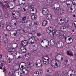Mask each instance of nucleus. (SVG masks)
Masks as SVG:
<instances>
[{
  "label": "nucleus",
  "instance_id": "nucleus-1",
  "mask_svg": "<svg viewBox=\"0 0 76 76\" xmlns=\"http://www.w3.org/2000/svg\"><path fill=\"white\" fill-rule=\"evenodd\" d=\"M6 2H4L3 3V5L4 7L3 8V10L4 11H6L7 10V8L9 7L10 9H13V1H10L9 2L8 4H9V5H7V4H6Z\"/></svg>",
  "mask_w": 76,
  "mask_h": 76
},
{
  "label": "nucleus",
  "instance_id": "nucleus-2",
  "mask_svg": "<svg viewBox=\"0 0 76 76\" xmlns=\"http://www.w3.org/2000/svg\"><path fill=\"white\" fill-rule=\"evenodd\" d=\"M51 65L54 68H56V67H60L61 63L60 62L57 60H56L55 59H53L50 61Z\"/></svg>",
  "mask_w": 76,
  "mask_h": 76
},
{
  "label": "nucleus",
  "instance_id": "nucleus-3",
  "mask_svg": "<svg viewBox=\"0 0 76 76\" xmlns=\"http://www.w3.org/2000/svg\"><path fill=\"white\" fill-rule=\"evenodd\" d=\"M21 67L22 69H21L22 73L24 74V75H28V73L29 71V67H27L26 69H25L26 67V64L25 63H23V65L21 66Z\"/></svg>",
  "mask_w": 76,
  "mask_h": 76
},
{
  "label": "nucleus",
  "instance_id": "nucleus-4",
  "mask_svg": "<svg viewBox=\"0 0 76 76\" xmlns=\"http://www.w3.org/2000/svg\"><path fill=\"white\" fill-rule=\"evenodd\" d=\"M53 30V28L51 27H49L47 29L46 31L48 33L50 32V37L51 38H53L54 35V34L57 31L56 30H53Z\"/></svg>",
  "mask_w": 76,
  "mask_h": 76
},
{
  "label": "nucleus",
  "instance_id": "nucleus-5",
  "mask_svg": "<svg viewBox=\"0 0 76 76\" xmlns=\"http://www.w3.org/2000/svg\"><path fill=\"white\" fill-rule=\"evenodd\" d=\"M64 39H65L66 42L68 44H70L73 42V39L70 37L64 38Z\"/></svg>",
  "mask_w": 76,
  "mask_h": 76
},
{
  "label": "nucleus",
  "instance_id": "nucleus-6",
  "mask_svg": "<svg viewBox=\"0 0 76 76\" xmlns=\"http://www.w3.org/2000/svg\"><path fill=\"white\" fill-rule=\"evenodd\" d=\"M43 64L47 65L49 64V59H46V57L44 56L43 58Z\"/></svg>",
  "mask_w": 76,
  "mask_h": 76
},
{
  "label": "nucleus",
  "instance_id": "nucleus-7",
  "mask_svg": "<svg viewBox=\"0 0 76 76\" xmlns=\"http://www.w3.org/2000/svg\"><path fill=\"white\" fill-rule=\"evenodd\" d=\"M15 12H12V16L13 18H19L20 17V13L18 12H16L15 13Z\"/></svg>",
  "mask_w": 76,
  "mask_h": 76
},
{
  "label": "nucleus",
  "instance_id": "nucleus-8",
  "mask_svg": "<svg viewBox=\"0 0 76 76\" xmlns=\"http://www.w3.org/2000/svg\"><path fill=\"white\" fill-rule=\"evenodd\" d=\"M18 23L17 20L16 19H13L12 20L11 22V25L12 26H15Z\"/></svg>",
  "mask_w": 76,
  "mask_h": 76
},
{
  "label": "nucleus",
  "instance_id": "nucleus-9",
  "mask_svg": "<svg viewBox=\"0 0 76 76\" xmlns=\"http://www.w3.org/2000/svg\"><path fill=\"white\" fill-rule=\"evenodd\" d=\"M57 46L58 48H61L64 46V43L62 41L57 42Z\"/></svg>",
  "mask_w": 76,
  "mask_h": 76
},
{
  "label": "nucleus",
  "instance_id": "nucleus-10",
  "mask_svg": "<svg viewBox=\"0 0 76 76\" xmlns=\"http://www.w3.org/2000/svg\"><path fill=\"white\" fill-rule=\"evenodd\" d=\"M9 46H8V48H10V47H13V48H16L18 47V44L17 43H13V44H12V43H10Z\"/></svg>",
  "mask_w": 76,
  "mask_h": 76
},
{
  "label": "nucleus",
  "instance_id": "nucleus-11",
  "mask_svg": "<svg viewBox=\"0 0 76 76\" xmlns=\"http://www.w3.org/2000/svg\"><path fill=\"white\" fill-rule=\"evenodd\" d=\"M42 63V61L41 60H37L36 61V65L37 66H39V67H40V66H42V65L41 64Z\"/></svg>",
  "mask_w": 76,
  "mask_h": 76
},
{
  "label": "nucleus",
  "instance_id": "nucleus-12",
  "mask_svg": "<svg viewBox=\"0 0 76 76\" xmlns=\"http://www.w3.org/2000/svg\"><path fill=\"white\" fill-rule=\"evenodd\" d=\"M28 41L30 42V44H33L36 42V39L34 38L31 37L28 39Z\"/></svg>",
  "mask_w": 76,
  "mask_h": 76
},
{
  "label": "nucleus",
  "instance_id": "nucleus-13",
  "mask_svg": "<svg viewBox=\"0 0 76 76\" xmlns=\"http://www.w3.org/2000/svg\"><path fill=\"white\" fill-rule=\"evenodd\" d=\"M48 9L46 8L43 9L42 10V13L43 15H47L48 13Z\"/></svg>",
  "mask_w": 76,
  "mask_h": 76
},
{
  "label": "nucleus",
  "instance_id": "nucleus-14",
  "mask_svg": "<svg viewBox=\"0 0 76 76\" xmlns=\"http://www.w3.org/2000/svg\"><path fill=\"white\" fill-rule=\"evenodd\" d=\"M25 0H18V4L20 5H24L25 4Z\"/></svg>",
  "mask_w": 76,
  "mask_h": 76
},
{
  "label": "nucleus",
  "instance_id": "nucleus-15",
  "mask_svg": "<svg viewBox=\"0 0 76 76\" xmlns=\"http://www.w3.org/2000/svg\"><path fill=\"white\" fill-rule=\"evenodd\" d=\"M46 18L47 20H51L52 19V15L51 14H48L46 17Z\"/></svg>",
  "mask_w": 76,
  "mask_h": 76
},
{
  "label": "nucleus",
  "instance_id": "nucleus-16",
  "mask_svg": "<svg viewBox=\"0 0 76 76\" xmlns=\"http://www.w3.org/2000/svg\"><path fill=\"white\" fill-rule=\"evenodd\" d=\"M28 41L26 40L22 42L21 45V46H26L28 45Z\"/></svg>",
  "mask_w": 76,
  "mask_h": 76
},
{
  "label": "nucleus",
  "instance_id": "nucleus-17",
  "mask_svg": "<svg viewBox=\"0 0 76 76\" xmlns=\"http://www.w3.org/2000/svg\"><path fill=\"white\" fill-rule=\"evenodd\" d=\"M61 30L62 32H65L66 31L67 29L66 27L65 26H62L61 28Z\"/></svg>",
  "mask_w": 76,
  "mask_h": 76
},
{
  "label": "nucleus",
  "instance_id": "nucleus-18",
  "mask_svg": "<svg viewBox=\"0 0 76 76\" xmlns=\"http://www.w3.org/2000/svg\"><path fill=\"white\" fill-rule=\"evenodd\" d=\"M3 40V42H4V43L5 44H7V43H8L9 42V39L6 37L4 38Z\"/></svg>",
  "mask_w": 76,
  "mask_h": 76
},
{
  "label": "nucleus",
  "instance_id": "nucleus-19",
  "mask_svg": "<svg viewBox=\"0 0 76 76\" xmlns=\"http://www.w3.org/2000/svg\"><path fill=\"white\" fill-rule=\"evenodd\" d=\"M48 23V22H47V20H44L43 21L42 23V25L43 26H45L46 25H47V23Z\"/></svg>",
  "mask_w": 76,
  "mask_h": 76
},
{
  "label": "nucleus",
  "instance_id": "nucleus-20",
  "mask_svg": "<svg viewBox=\"0 0 76 76\" xmlns=\"http://www.w3.org/2000/svg\"><path fill=\"white\" fill-rule=\"evenodd\" d=\"M37 18V15H32L31 16V19L33 20H35Z\"/></svg>",
  "mask_w": 76,
  "mask_h": 76
},
{
  "label": "nucleus",
  "instance_id": "nucleus-21",
  "mask_svg": "<svg viewBox=\"0 0 76 76\" xmlns=\"http://www.w3.org/2000/svg\"><path fill=\"white\" fill-rule=\"evenodd\" d=\"M68 11L71 12V13H73L75 11V9H73L72 8H69L68 9Z\"/></svg>",
  "mask_w": 76,
  "mask_h": 76
},
{
  "label": "nucleus",
  "instance_id": "nucleus-22",
  "mask_svg": "<svg viewBox=\"0 0 76 76\" xmlns=\"http://www.w3.org/2000/svg\"><path fill=\"white\" fill-rule=\"evenodd\" d=\"M66 54L68 56H73V53H72V52H71V51H67L66 52Z\"/></svg>",
  "mask_w": 76,
  "mask_h": 76
},
{
  "label": "nucleus",
  "instance_id": "nucleus-23",
  "mask_svg": "<svg viewBox=\"0 0 76 76\" xmlns=\"http://www.w3.org/2000/svg\"><path fill=\"white\" fill-rule=\"evenodd\" d=\"M50 43L51 45H54L55 44L54 40L51 39L50 42Z\"/></svg>",
  "mask_w": 76,
  "mask_h": 76
},
{
  "label": "nucleus",
  "instance_id": "nucleus-24",
  "mask_svg": "<svg viewBox=\"0 0 76 76\" xmlns=\"http://www.w3.org/2000/svg\"><path fill=\"white\" fill-rule=\"evenodd\" d=\"M64 35H62L61 33L60 34H59L60 35L59 36V38L60 39H63V37H64Z\"/></svg>",
  "mask_w": 76,
  "mask_h": 76
},
{
  "label": "nucleus",
  "instance_id": "nucleus-25",
  "mask_svg": "<svg viewBox=\"0 0 76 76\" xmlns=\"http://www.w3.org/2000/svg\"><path fill=\"white\" fill-rule=\"evenodd\" d=\"M21 10L22 12H27L28 11V8L25 9V8H21Z\"/></svg>",
  "mask_w": 76,
  "mask_h": 76
},
{
  "label": "nucleus",
  "instance_id": "nucleus-26",
  "mask_svg": "<svg viewBox=\"0 0 76 76\" xmlns=\"http://www.w3.org/2000/svg\"><path fill=\"white\" fill-rule=\"evenodd\" d=\"M26 57L27 60H29L31 57V54H27L26 55Z\"/></svg>",
  "mask_w": 76,
  "mask_h": 76
},
{
  "label": "nucleus",
  "instance_id": "nucleus-27",
  "mask_svg": "<svg viewBox=\"0 0 76 76\" xmlns=\"http://www.w3.org/2000/svg\"><path fill=\"white\" fill-rule=\"evenodd\" d=\"M34 76H39V72L37 71H35L34 74Z\"/></svg>",
  "mask_w": 76,
  "mask_h": 76
},
{
  "label": "nucleus",
  "instance_id": "nucleus-28",
  "mask_svg": "<svg viewBox=\"0 0 76 76\" xmlns=\"http://www.w3.org/2000/svg\"><path fill=\"white\" fill-rule=\"evenodd\" d=\"M12 29V27L10 25H8L7 27V31H10Z\"/></svg>",
  "mask_w": 76,
  "mask_h": 76
},
{
  "label": "nucleus",
  "instance_id": "nucleus-29",
  "mask_svg": "<svg viewBox=\"0 0 76 76\" xmlns=\"http://www.w3.org/2000/svg\"><path fill=\"white\" fill-rule=\"evenodd\" d=\"M4 26V25L3 23H0V28H1V29H2V28H3Z\"/></svg>",
  "mask_w": 76,
  "mask_h": 76
},
{
  "label": "nucleus",
  "instance_id": "nucleus-30",
  "mask_svg": "<svg viewBox=\"0 0 76 76\" xmlns=\"http://www.w3.org/2000/svg\"><path fill=\"white\" fill-rule=\"evenodd\" d=\"M12 32L13 33V35L14 36H17V34L16 33V31L13 30L12 31Z\"/></svg>",
  "mask_w": 76,
  "mask_h": 76
},
{
  "label": "nucleus",
  "instance_id": "nucleus-31",
  "mask_svg": "<svg viewBox=\"0 0 76 76\" xmlns=\"http://www.w3.org/2000/svg\"><path fill=\"white\" fill-rule=\"evenodd\" d=\"M4 17L5 18H8L9 17V13L7 12L4 15Z\"/></svg>",
  "mask_w": 76,
  "mask_h": 76
},
{
  "label": "nucleus",
  "instance_id": "nucleus-32",
  "mask_svg": "<svg viewBox=\"0 0 76 76\" xmlns=\"http://www.w3.org/2000/svg\"><path fill=\"white\" fill-rule=\"evenodd\" d=\"M31 11H32L33 12H35V13H36L37 11V9L35 8H34L32 9H31Z\"/></svg>",
  "mask_w": 76,
  "mask_h": 76
},
{
  "label": "nucleus",
  "instance_id": "nucleus-33",
  "mask_svg": "<svg viewBox=\"0 0 76 76\" xmlns=\"http://www.w3.org/2000/svg\"><path fill=\"white\" fill-rule=\"evenodd\" d=\"M60 11L61 12L59 13V14H60V15H61V14L63 13H64V10H63V9L61 8V9L60 10Z\"/></svg>",
  "mask_w": 76,
  "mask_h": 76
},
{
  "label": "nucleus",
  "instance_id": "nucleus-34",
  "mask_svg": "<svg viewBox=\"0 0 76 76\" xmlns=\"http://www.w3.org/2000/svg\"><path fill=\"white\" fill-rule=\"evenodd\" d=\"M55 33L56 35H60L61 34L60 31H57V30Z\"/></svg>",
  "mask_w": 76,
  "mask_h": 76
},
{
  "label": "nucleus",
  "instance_id": "nucleus-35",
  "mask_svg": "<svg viewBox=\"0 0 76 76\" xmlns=\"http://www.w3.org/2000/svg\"><path fill=\"white\" fill-rule=\"evenodd\" d=\"M39 23L37 21H35L34 22V24L35 25H38Z\"/></svg>",
  "mask_w": 76,
  "mask_h": 76
},
{
  "label": "nucleus",
  "instance_id": "nucleus-36",
  "mask_svg": "<svg viewBox=\"0 0 76 76\" xmlns=\"http://www.w3.org/2000/svg\"><path fill=\"white\" fill-rule=\"evenodd\" d=\"M64 20L66 21L67 22H68L69 21V18L68 17H65L64 18Z\"/></svg>",
  "mask_w": 76,
  "mask_h": 76
},
{
  "label": "nucleus",
  "instance_id": "nucleus-37",
  "mask_svg": "<svg viewBox=\"0 0 76 76\" xmlns=\"http://www.w3.org/2000/svg\"><path fill=\"white\" fill-rule=\"evenodd\" d=\"M52 72H53V70H52V69L50 68H49L48 69V70H47L48 72H49V73H51Z\"/></svg>",
  "mask_w": 76,
  "mask_h": 76
},
{
  "label": "nucleus",
  "instance_id": "nucleus-38",
  "mask_svg": "<svg viewBox=\"0 0 76 76\" xmlns=\"http://www.w3.org/2000/svg\"><path fill=\"white\" fill-rule=\"evenodd\" d=\"M32 63L33 64H34V62H32V61H28V65L29 66H30V65L31 64V63H32Z\"/></svg>",
  "mask_w": 76,
  "mask_h": 76
},
{
  "label": "nucleus",
  "instance_id": "nucleus-39",
  "mask_svg": "<svg viewBox=\"0 0 76 76\" xmlns=\"http://www.w3.org/2000/svg\"><path fill=\"white\" fill-rule=\"evenodd\" d=\"M6 63V62L4 61H2L1 63V67L3 66V65H4Z\"/></svg>",
  "mask_w": 76,
  "mask_h": 76
},
{
  "label": "nucleus",
  "instance_id": "nucleus-40",
  "mask_svg": "<svg viewBox=\"0 0 76 76\" xmlns=\"http://www.w3.org/2000/svg\"><path fill=\"white\" fill-rule=\"evenodd\" d=\"M20 30H19L16 31V33H17V35H19L20 34Z\"/></svg>",
  "mask_w": 76,
  "mask_h": 76
},
{
  "label": "nucleus",
  "instance_id": "nucleus-41",
  "mask_svg": "<svg viewBox=\"0 0 76 76\" xmlns=\"http://www.w3.org/2000/svg\"><path fill=\"white\" fill-rule=\"evenodd\" d=\"M20 51V50L19 48H18L16 49V52H17V53H19Z\"/></svg>",
  "mask_w": 76,
  "mask_h": 76
},
{
  "label": "nucleus",
  "instance_id": "nucleus-42",
  "mask_svg": "<svg viewBox=\"0 0 76 76\" xmlns=\"http://www.w3.org/2000/svg\"><path fill=\"white\" fill-rule=\"evenodd\" d=\"M21 46L20 47V49L21 50V51L22 50H24V49L26 48L25 47V46Z\"/></svg>",
  "mask_w": 76,
  "mask_h": 76
},
{
  "label": "nucleus",
  "instance_id": "nucleus-43",
  "mask_svg": "<svg viewBox=\"0 0 76 76\" xmlns=\"http://www.w3.org/2000/svg\"><path fill=\"white\" fill-rule=\"evenodd\" d=\"M21 51L22 53H26V48H25V49L22 50Z\"/></svg>",
  "mask_w": 76,
  "mask_h": 76
},
{
  "label": "nucleus",
  "instance_id": "nucleus-44",
  "mask_svg": "<svg viewBox=\"0 0 76 76\" xmlns=\"http://www.w3.org/2000/svg\"><path fill=\"white\" fill-rule=\"evenodd\" d=\"M6 32H7L6 31H4V34L5 37H8L9 35L6 34Z\"/></svg>",
  "mask_w": 76,
  "mask_h": 76
},
{
  "label": "nucleus",
  "instance_id": "nucleus-45",
  "mask_svg": "<svg viewBox=\"0 0 76 76\" xmlns=\"http://www.w3.org/2000/svg\"><path fill=\"white\" fill-rule=\"evenodd\" d=\"M76 0H73L72 1V4L73 5H76Z\"/></svg>",
  "mask_w": 76,
  "mask_h": 76
},
{
  "label": "nucleus",
  "instance_id": "nucleus-46",
  "mask_svg": "<svg viewBox=\"0 0 76 76\" xmlns=\"http://www.w3.org/2000/svg\"><path fill=\"white\" fill-rule=\"evenodd\" d=\"M44 40H42L41 42V45L42 46V47H44L42 46V45H43V44H44Z\"/></svg>",
  "mask_w": 76,
  "mask_h": 76
},
{
  "label": "nucleus",
  "instance_id": "nucleus-47",
  "mask_svg": "<svg viewBox=\"0 0 76 76\" xmlns=\"http://www.w3.org/2000/svg\"><path fill=\"white\" fill-rule=\"evenodd\" d=\"M76 25V21L74 23H72V26H75Z\"/></svg>",
  "mask_w": 76,
  "mask_h": 76
},
{
  "label": "nucleus",
  "instance_id": "nucleus-48",
  "mask_svg": "<svg viewBox=\"0 0 76 76\" xmlns=\"http://www.w3.org/2000/svg\"><path fill=\"white\" fill-rule=\"evenodd\" d=\"M60 1L62 3H64V2L67 1V0H60Z\"/></svg>",
  "mask_w": 76,
  "mask_h": 76
},
{
  "label": "nucleus",
  "instance_id": "nucleus-49",
  "mask_svg": "<svg viewBox=\"0 0 76 76\" xmlns=\"http://www.w3.org/2000/svg\"><path fill=\"white\" fill-rule=\"evenodd\" d=\"M26 16H24L22 18V20H26Z\"/></svg>",
  "mask_w": 76,
  "mask_h": 76
},
{
  "label": "nucleus",
  "instance_id": "nucleus-50",
  "mask_svg": "<svg viewBox=\"0 0 76 76\" xmlns=\"http://www.w3.org/2000/svg\"><path fill=\"white\" fill-rule=\"evenodd\" d=\"M60 21L61 22L62 24L64 23V20H62V19H60Z\"/></svg>",
  "mask_w": 76,
  "mask_h": 76
},
{
  "label": "nucleus",
  "instance_id": "nucleus-51",
  "mask_svg": "<svg viewBox=\"0 0 76 76\" xmlns=\"http://www.w3.org/2000/svg\"><path fill=\"white\" fill-rule=\"evenodd\" d=\"M37 35L38 36V37H39V36H41V33H37Z\"/></svg>",
  "mask_w": 76,
  "mask_h": 76
},
{
  "label": "nucleus",
  "instance_id": "nucleus-52",
  "mask_svg": "<svg viewBox=\"0 0 76 76\" xmlns=\"http://www.w3.org/2000/svg\"><path fill=\"white\" fill-rule=\"evenodd\" d=\"M8 52H12V49H8Z\"/></svg>",
  "mask_w": 76,
  "mask_h": 76
},
{
  "label": "nucleus",
  "instance_id": "nucleus-53",
  "mask_svg": "<svg viewBox=\"0 0 76 76\" xmlns=\"http://www.w3.org/2000/svg\"><path fill=\"white\" fill-rule=\"evenodd\" d=\"M3 72L5 73H6L7 72L5 68H3Z\"/></svg>",
  "mask_w": 76,
  "mask_h": 76
},
{
  "label": "nucleus",
  "instance_id": "nucleus-54",
  "mask_svg": "<svg viewBox=\"0 0 76 76\" xmlns=\"http://www.w3.org/2000/svg\"><path fill=\"white\" fill-rule=\"evenodd\" d=\"M11 49L12 51V52H14V51H16V49L15 48H12Z\"/></svg>",
  "mask_w": 76,
  "mask_h": 76
},
{
  "label": "nucleus",
  "instance_id": "nucleus-55",
  "mask_svg": "<svg viewBox=\"0 0 76 76\" xmlns=\"http://www.w3.org/2000/svg\"><path fill=\"white\" fill-rule=\"evenodd\" d=\"M74 75L73 74H68V76H73Z\"/></svg>",
  "mask_w": 76,
  "mask_h": 76
},
{
  "label": "nucleus",
  "instance_id": "nucleus-56",
  "mask_svg": "<svg viewBox=\"0 0 76 76\" xmlns=\"http://www.w3.org/2000/svg\"><path fill=\"white\" fill-rule=\"evenodd\" d=\"M54 9H55V10H59V7H57L56 8L54 7Z\"/></svg>",
  "mask_w": 76,
  "mask_h": 76
},
{
  "label": "nucleus",
  "instance_id": "nucleus-57",
  "mask_svg": "<svg viewBox=\"0 0 76 76\" xmlns=\"http://www.w3.org/2000/svg\"><path fill=\"white\" fill-rule=\"evenodd\" d=\"M68 62H69V63H72V60H71L69 58L68 59Z\"/></svg>",
  "mask_w": 76,
  "mask_h": 76
},
{
  "label": "nucleus",
  "instance_id": "nucleus-58",
  "mask_svg": "<svg viewBox=\"0 0 76 76\" xmlns=\"http://www.w3.org/2000/svg\"><path fill=\"white\" fill-rule=\"evenodd\" d=\"M2 17H0V23L2 21Z\"/></svg>",
  "mask_w": 76,
  "mask_h": 76
},
{
  "label": "nucleus",
  "instance_id": "nucleus-59",
  "mask_svg": "<svg viewBox=\"0 0 76 76\" xmlns=\"http://www.w3.org/2000/svg\"><path fill=\"white\" fill-rule=\"evenodd\" d=\"M60 57H61V59L62 60H63V56L62 55H60Z\"/></svg>",
  "mask_w": 76,
  "mask_h": 76
},
{
  "label": "nucleus",
  "instance_id": "nucleus-60",
  "mask_svg": "<svg viewBox=\"0 0 76 76\" xmlns=\"http://www.w3.org/2000/svg\"><path fill=\"white\" fill-rule=\"evenodd\" d=\"M15 57H16V58L17 59L18 58H20V56H18V57H17L16 56H15Z\"/></svg>",
  "mask_w": 76,
  "mask_h": 76
},
{
  "label": "nucleus",
  "instance_id": "nucleus-61",
  "mask_svg": "<svg viewBox=\"0 0 76 76\" xmlns=\"http://www.w3.org/2000/svg\"><path fill=\"white\" fill-rule=\"evenodd\" d=\"M57 26V24L56 23H54V24H53V26H55V27H56V26Z\"/></svg>",
  "mask_w": 76,
  "mask_h": 76
},
{
  "label": "nucleus",
  "instance_id": "nucleus-62",
  "mask_svg": "<svg viewBox=\"0 0 76 76\" xmlns=\"http://www.w3.org/2000/svg\"><path fill=\"white\" fill-rule=\"evenodd\" d=\"M67 62H68V60H66L64 62V64L66 62V63H67Z\"/></svg>",
  "mask_w": 76,
  "mask_h": 76
},
{
  "label": "nucleus",
  "instance_id": "nucleus-63",
  "mask_svg": "<svg viewBox=\"0 0 76 76\" xmlns=\"http://www.w3.org/2000/svg\"><path fill=\"white\" fill-rule=\"evenodd\" d=\"M22 22L23 23H25V20H23Z\"/></svg>",
  "mask_w": 76,
  "mask_h": 76
},
{
  "label": "nucleus",
  "instance_id": "nucleus-64",
  "mask_svg": "<svg viewBox=\"0 0 76 76\" xmlns=\"http://www.w3.org/2000/svg\"><path fill=\"white\" fill-rule=\"evenodd\" d=\"M74 48L76 50V44L74 46Z\"/></svg>",
  "mask_w": 76,
  "mask_h": 76
}]
</instances>
